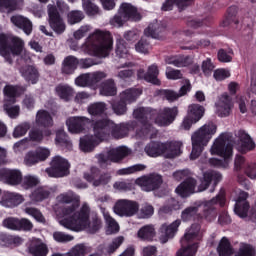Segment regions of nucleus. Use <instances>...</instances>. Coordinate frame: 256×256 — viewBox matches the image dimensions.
Listing matches in <instances>:
<instances>
[{
  "label": "nucleus",
  "instance_id": "nucleus-61",
  "mask_svg": "<svg viewBox=\"0 0 256 256\" xmlns=\"http://www.w3.org/2000/svg\"><path fill=\"white\" fill-rule=\"evenodd\" d=\"M158 95H160V97H163L170 103H173V101H177V99H179L180 96L177 92L169 89L159 90Z\"/></svg>",
  "mask_w": 256,
  "mask_h": 256
},
{
  "label": "nucleus",
  "instance_id": "nucleus-54",
  "mask_svg": "<svg viewBox=\"0 0 256 256\" xmlns=\"http://www.w3.org/2000/svg\"><path fill=\"white\" fill-rule=\"evenodd\" d=\"M112 110L115 113V115L118 116H123V115H127V103H125L124 101H122V99L120 98L117 101H114L112 103Z\"/></svg>",
  "mask_w": 256,
  "mask_h": 256
},
{
  "label": "nucleus",
  "instance_id": "nucleus-21",
  "mask_svg": "<svg viewBox=\"0 0 256 256\" xmlns=\"http://www.w3.org/2000/svg\"><path fill=\"white\" fill-rule=\"evenodd\" d=\"M138 125L139 123L135 120L120 124H115V122H113L110 135H112L114 139H123L129 135L130 131H135Z\"/></svg>",
  "mask_w": 256,
  "mask_h": 256
},
{
  "label": "nucleus",
  "instance_id": "nucleus-45",
  "mask_svg": "<svg viewBox=\"0 0 256 256\" xmlns=\"http://www.w3.org/2000/svg\"><path fill=\"white\" fill-rule=\"evenodd\" d=\"M217 253L219 256H231L234 253L233 246L229 241V238L223 237L217 247Z\"/></svg>",
  "mask_w": 256,
  "mask_h": 256
},
{
  "label": "nucleus",
  "instance_id": "nucleus-9",
  "mask_svg": "<svg viewBox=\"0 0 256 256\" xmlns=\"http://www.w3.org/2000/svg\"><path fill=\"white\" fill-rule=\"evenodd\" d=\"M125 21H141V14L130 3L121 4L118 14L110 20V25L113 27H123Z\"/></svg>",
  "mask_w": 256,
  "mask_h": 256
},
{
  "label": "nucleus",
  "instance_id": "nucleus-31",
  "mask_svg": "<svg viewBox=\"0 0 256 256\" xmlns=\"http://www.w3.org/2000/svg\"><path fill=\"white\" fill-rule=\"evenodd\" d=\"M165 63L174 67H189V65L193 64V58L189 55L167 56Z\"/></svg>",
  "mask_w": 256,
  "mask_h": 256
},
{
  "label": "nucleus",
  "instance_id": "nucleus-42",
  "mask_svg": "<svg viewBox=\"0 0 256 256\" xmlns=\"http://www.w3.org/2000/svg\"><path fill=\"white\" fill-rule=\"evenodd\" d=\"M155 234V227L153 225H145L138 230L137 237L140 241H153Z\"/></svg>",
  "mask_w": 256,
  "mask_h": 256
},
{
  "label": "nucleus",
  "instance_id": "nucleus-60",
  "mask_svg": "<svg viewBox=\"0 0 256 256\" xmlns=\"http://www.w3.org/2000/svg\"><path fill=\"white\" fill-rule=\"evenodd\" d=\"M31 129V124L25 122L15 127L13 131V137L19 139V137H24L27 135V131Z\"/></svg>",
  "mask_w": 256,
  "mask_h": 256
},
{
  "label": "nucleus",
  "instance_id": "nucleus-47",
  "mask_svg": "<svg viewBox=\"0 0 256 256\" xmlns=\"http://www.w3.org/2000/svg\"><path fill=\"white\" fill-rule=\"evenodd\" d=\"M87 111L92 117H101L107 111V104L105 102H94L88 106Z\"/></svg>",
  "mask_w": 256,
  "mask_h": 256
},
{
  "label": "nucleus",
  "instance_id": "nucleus-55",
  "mask_svg": "<svg viewBox=\"0 0 256 256\" xmlns=\"http://www.w3.org/2000/svg\"><path fill=\"white\" fill-rule=\"evenodd\" d=\"M147 169V166L143 164H135L133 166L122 168L117 171L118 175H133V173H137L139 171H145Z\"/></svg>",
  "mask_w": 256,
  "mask_h": 256
},
{
  "label": "nucleus",
  "instance_id": "nucleus-3",
  "mask_svg": "<svg viewBox=\"0 0 256 256\" xmlns=\"http://www.w3.org/2000/svg\"><path fill=\"white\" fill-rule=\"evenodd\" d=\"M217 204L220 205V207L225 205V194H218L210 201L205 202L203 204V214L199 213L200 206H189L185 208L181 213V219L184 223H189V221L201 223L203 219L211 223V221L217 219V209L215 208Z\"/></svg>",
  "mask_w": 256,
  "mask_h": 256
},
{
  "label": "nucleus",
  "instance_id": "nucleus-8",
  "mask_svg": "<svg viewBox=\"0 0 256 256\" xmlns=\"http://www.w3.org/2000/svg\"><path fill=\"white\" fill-rule=\"evenodd\" d=\"M69 9L70 7L67 3L60 0L56 2V5L49 4L47 6L49 26L57 35H63L65 29H67L65 21L63 20V17H61V13H67L69 12Z\"/></svg>",
  "mask_w": 256,
  "mask_h": 256
},
{
  "label": "nucleus",
  "instance_id": "nucleus-16",
  "mask_svg": "<svg viewBox=\"0 0 256 256\" xmlns=\"http://www.w3.org/2000/svg\"><path fill=\"white\" fill-rule=\"evenodd\" d=\"M107 73L97 71L94 73L81 74L75 79V85L77 87H95L97 83L106 79Z\"/></svg>",
  "mask_w": 256,
  "mask_h": 256
},
{
  "label": "nucleus",
  "instance_id": "nucleus-25",
  "mask_svg": "<svg viewBox=\"0 0 256 256\" xmlns=\"http://www.w3.org/2000/svg\"><path fill=\"white\" fill-rule=\"evenodd\" d=\"M181 225V220H175L171 224H162L159 231L161 233L160 235V241L161 243L165 244L169 239H173L175 235H177V232L179 231V227Z\"/></svg>",
  "mask_w": 256,
  "mask_h": 256
},
{
  "label": "nucleus",
  "instance_id": "nucleus-33",
  "mask_svg": "<svg viewBox=\"0 0 256 256\" xmlns=\"http://www.w3.org/2000/svg\"><path fill=\"white\" fill-rule=\"evenodd\" d=\"M11 23H13L15 27H18V29H22L25 35H31V33H33V23L23 16H12Z\"/></svg>",
  "mask_w": 256,
  "mask_h": 256
},
{
  "label": "nucleus",
  "instance_id": "nucleus-50",
  "mask_svg": "<svg viewBox=\"0 0 256 256\" xmlns=\"http://www.w3.org/2000/svg\"><path fill=\"white\" fill-rule=\"evenodd\" d=\"M66 19L68 25H77L85 19V13L81 10H71L67 13Z\"/></svg>",
  "mask_w": 256,
  "mask_h": 256
},
{
  "label": "nucleus",
  "instance_id": "nucleus-22",
  "mask_svg": "<svg viewBox=\"0 0 256 256\" xmlns=\"http://www.w3.org/2000/svg\"><path fill=\"white\" fill-rule=\"evenodd\" d=\"M84 179L88 183H93L94 187H99L101 185H107L111 181V175L108 173L101 174V170L97 167H92L90 173L84 174Z\"/></svg>",
  "mask_w": 256,
  "mask_h": 256
},
{
  "label": "nucleus",
  "instance_id": "nucleus-49",
  "mask_svg": "<svg viewBox=\"0 0 256 256\" xmlns=\"http://www.w3.org/2000/svg\"><path fill=\"white\" fill-rule=\"evenodd\" d=\"M49 195H51V191L45 187L36 188L30 195L32 201L39 203L41 201H45V199H49Z\"/></svg>",
  "mask_w": 256,
  "mask_h": 256
},
{
  "label": "nucleus",
  "instance_id": "nucleus-52",
  "mask_svg": "<svg viewBox=\"0 0 256 256\" xmlns=\"http://www.w3.org/2000/svg\"><path fill=\"white\" fill-rule=\"evenodd\" d=\"M13 104L14 103L11 102H5L3 108L10 119H17V117H19V113H21V108L19 105L13 106Z\"/></svg>",
  "mask_w": 256,
  "mask_h": 256
},
{
  "label": "nucleus",
  "instance_id": "nucleus-20",
  "mask_svg": "<svg viewBox=\"0 0 256 256\" xmlns=\"http://www.w3.org/2000/svg\"><path fill=\"white\" fill-rule=\"evenodd\" d=\"M0 181L6 185L16 187V185H21L23 181V173L17 169L1 168Z\"/></svg>",
  "mask_w": 256,
  "mask_h": 256
},
{
  "label": "nucleus",
  "instance_id": "nucleus-39",
  "mask_svg": "<svg viewBox=\"0 0 256 256\" xmlns=\"http://www.w3.org/2000/svg\"><path fill=\"white\" fill-rule=\"evenodd\" d=\"M23 201V196L11 192H7L2 198V204L5 205V207L10 208L17 207V205H21Z\"/></svg>",
  "mask_w": 256,
  "mask_h": 256
},
{
  "label": "nucleus",
  "instance_id": "nucleus-12",
  "mask_svg": "<svg viewBox=\"0 0 256 256\" xmlns=\"http://www.w3.org/2000/svg\"><path fill=\"white\" fill-rule=\"evenodd\" d=\"M69 169H71V164H69L67 159L61 156H55L50 163V167L46 169V173L49 177L59 179L61 177H67L70 173Z\"/></svg>",
  "mask_w": 256,
  "mask_h": 256
},
{
  "label": "nucleus",
  "instance_id": "nucleus-6",
  "mask_svg": "<svg viewBox=\"0 0 256 256\" xmlns=\"http://www.w3.org/2000/svg\"><path fill=\"white\" fill-rule=\"evenodd\" d=\"M25 49V41L19 36L0 33V56L6 63L13 65V59L19 57Z\"/></svg>",
  "mask_w": 256,
  "mask_h": 256
},
{
  "label": "nucleus",
  "instance_id": "nucleus-48",
  "mask_svg": "<svg viewBox=\"0 0 256 256\" xmlns=\"http://www.w3.org/2000/svg\"><path fill=\"white\" fill-rule=\"evenodd\" d=\"M239 8L237 6H230L227 9V14L225 19L222 22V27H229L231 23H234L235 25L239 24V20H237V11Z\"/></svg>",
  "mask_w": 256,
  "mask_h": 256
},
{
  "label": "nucleus",
  "instance_id": "nucleus-34",
  "mask_svg": "<svg viewBox=\"0 0 256 256\" xmlns=\"http://www.w3.org/2000/svg\"><path fill=\"white\" fill-rule=\"evenodd\" d=\"M166 147L165 157L166 159H175V157H179L183 152L181 151V147H183V143L179 141H167L164 142Z\"/></svg>",
  "mask_w": 256,
  "mask_h": 256
},
{
  "label": "nucleus",
  "instance_id": "nucleus-26",
  "mask_svg": "<svg viewBox=\"0 0 256 256\" xmlns=\"http://www.w3.org/2000/svg\"><path fill=\"white\" fill-rule=\"evenodd\" d=\"M216 107L219 117H229L231 109H233V98L227 92H224L216 103Z\"/></svg>",
  "mask_w": 256,
  "mask_h": 256
},
{
  "label": "nucleus",
  "instance_id": "nucleus-35",
  "mask_svg": "<svg viewBox=\"0 0 256 256\" xmlns=\"http://www.w3.org/2000/svg\"><path fill=\"white\" fill-rule=\"evenodd\" d=\"M77 67H79V59L73 55H69L64 58L61 71L64 75H73Z\"/></svg>",
  "mask_w": 256,
  "mask_h": 256
},
{
  "label": "nucleus",
  "instance_id": "nucleus-24",
  "mask_svg": "<svg viewBox=\"0 0 256 256\" xmlns=\"http://www.w3.org/2000/svg\"><path fill=\"white\" fill-rule=\"evenodd\" d=\"M138 79H144L147 83H152V85H161L159 80V67L156 64H152L148 67L147 72L144 69H139L137 72Z\"/></svg>",
  "mask_w": 256,
  "mask_h": 256
},
{
  "label": "nucleus",
  "instance_id": "nucleus-41",
  "mask_svg": "<svg viewBox=\"0 0 256 256\" xmlns=\"http://www.w3.org/2000/svg\"><path fill=\"white\" fill-rule=\"evenodd\" d=\"M28 253L32 256H47L49 248L45 243L32 242L28 247Z\"/></svg>",
  "mask_w": 256,
  "mask_h": 256
},
{
  "label": "nucleus",
  "instance_id": "nucleus-29",
  "mask_svg": "<svg viewBox=\"0 0 256 256\" xmlns=\"http://www.w3.org/2000/svg\"><path fill=\"white\" fill-rule=\"evenodd\" d=\"M144 151L148 157H161V155H165L167 147L165 146V142L151 141L145 146Z\"/></svg>",
  "mask_w": 256,
  "mask_h": 256
},
{
  "label": "nucleus",
  "instance_id": "nucleus-19",
  "mask_svg": "<svg viewBox=\"0 0 256 256\" xmlns=\"http://www.w3.org/2000/svg\"><path fill=\"white\" fill-rule=\"evenodd\" d=\"M3 226L11 231H32L33 222L27 218H13L9 217L3 220Z\"/></svg>",
  "mask_w": 256,
  "mask_h": 256
},
{
  "label": "nucleus",
  "instance_id": "nucleus-62",
  "mask_svg": "<svg viewBox=\"0 0 256 256\" xmlns=\"http://www.w3.org/2000/svg\"><path fill=\"white\" fill-rule=\"evenodd\" d=\"M15 243H17V238L11 236L10 234L0 232L1 247H10V245H15Z\"/></svg>",
  "mask_w": 256,
  "mask_h": 256
},
{
  "label": "nucleus",
  "instance_id": "nucleus-18",
  "mask_svg": "<svg viewBox=\"0 0 256 256\" xmlns=\"http://www.w3.org/2000/svg\"><path fill=\"white\" fill-rule=\"evenodd\" d=\"M178 115L179 108H177V106H174L172 108L164 107L163 109H160L157 113L155 123L163 127H167L168 125H171V123H173L175 119H177Z\"/></svg>",
  "mask_w": 256,
  "mask_h": 256
},
{
  "label": "nucleus",
  "instance_id": "nucleus-14",
  "mask_svg": "<svg viewBox=\"0 0 256 256\" xmlns=\"http://www.w3.org/2000/svg\"><path fill=\"white\" fill-rule=\"evenodd\" d=\"M136 185L142 188V191H157L163 185V176L152 173L136 179Z\"/></svg>",
  "mask_w": 256,
  "mask_h": 256
},
{
  "label": "nucleus",
  "instance_id": "nucleus-10",
  "mask_svg": "<svg viewBox=\"0 0 256 256\" xmlns=\"http://www.w3.org/2000/svg\"><path fill=\"white\" fill-rule=\"evenodd\" d=\"M153 115H155V111L151 110L150 108L140 107L133 111L134 119H136L142 125L141 129L136 131V135L141 137V139L149 137L151 129H153V125L149 123V119H155Z\"/></svg>",
  "mask_w": 256,
  "mask_h": 256
},
{
  "label": "nucleus",
  "instance_id": "nucleus-23",
  "mask_svg": "<svg viewBox=\"0 0 256 256\" xmlns=\"http://www.w3.org/2000/svg\"><path fill=\"white\" fill-rule=\"evenodd\" d=\"M249 197V193L241 192L236 199V203L234 206V213L240 217V219H245L247 215H249V209H251V205L249 201H247Z\"/></svg>",
  "mask_w": 256,
  "mask_h": 256
},
{
  "label": "nucleus",
  "instance_id": "nucleus-7",
  "mask_svg": "<svg viewBox=\"0 0 256 256\" xmlns=\"http://www.w3.org/2000/svg\"><path fill=\"white\" fill-rule=\"evenodd\" d=\"M211 155H218L219 158H210L209 165L217 169H225L227 167V159L233 157V144L227 143L225 134H221L215 141L210 150Z\"/></svg>",
  "mask_w": 256,
  "mask_h": 256
},
{
  "label": "nucleus",
  "instance_id": "nucleus-1",
  "mask_svg": "<svg viewBox=\"0 0 256 256\" xmlns=\"http://www.w3.org/2000/svg\"><path fill=\"white\" fill-rule=\"evenodd\" d=\"M199 185L197 186V179L188 177L183 180L175 189V193L182 199H187L194 193H203L207 191L212 185L211 193L215 191V188L221 181H223V174L215 170H207L202 173V176L198 177ZM197 189V190H195Z\"/></svg>",
  "mask_w": 256,
  "mask_h": 256
},
{
  "label": "nucleus",
  "instance_id": "nucleus-30",
  "mask_svg": "<svg viewBox=\"0 0 256 256\" xmlns=\"http://www.w3.org/2000/svg\"><path fill=\"white\" fill-rule=\"evenodd\" d=\"M20 73L25 81H27V83L36 85V83L39 82V70L33 65H26L21 67Z\"/></svg>",
  "mask_w": 256,
  "mask_h": 256
},
{
  "label": "nucleus",
  "instance_id": "nucleus-37",
  "mask_svg": "<svg viewBox=\"0 0 256 256\" xmlns=\"http://www.w3.org/2000/svg\"><path fill=\"white\" fill-rule=\"evenodd\" d=\"M99 143H101V141L95 136H84L83 138H80L79 146L84 153H91Z\"/></svg>",
  "mask_w": 256,
  "mask_h": 256
},
{
  "label": "nucleus",
  "instance_id": "nucleus-2",
  "mask_svg": "<svg viewBox=\"0 0 256 256\" xmlns=\"http://www.w3.org/2000/svg\"><path fill=\"white\" fill-rule=\"evenodd\" d=\"M90 213L91 209L88 205L83 204L80 211L75 212L68 218L62 219L60 224L70 231L79 232L88 229L89 233L94 235V233H97L103 227V221L97 215L92 216L91 220H89Z\"/></svg>",
  "mask_w": 256,
  "mask_h": 256
},
{
  "label": "nucleus",
  "instance_id": "nucleus-27",
  "mask_svg": "<svg viewBox=\"0 0 256 256\" xmlns=\"http://www.w3.org/2000/svg\"><path fill=\"white\" fill-rule=\"evenodd\" d=\"M27 91V86L21 85H6L3 89V93L6 97L5 102L16 103L17 97H21Z\"/></svg>",
  "mask_w": 256,
  "mask_h": 256
},
{
  "label": "nucleus",
  "instance_id": "nucleus-64",
  "mask_svg": "<svg viewBox=\"0 0 256 256\" xmlns=\"http://www.w3.org/2000/svg\"><path fill=\"white\" fill-rule=\"evenodd\" d=\"M129 50H127V42L125 40L120 39L116 42V55L117 57L123 58L127 55Z\"/></svg>",
  "mask_w": 256,
  "mask_h": 256
},
{
  "label": "nucleus",
  "instance_id": "nucleus-59",
  "mask_svg": "<svg viewBox=\"0 0 256 256\" xmlns=\"http://www.w3.org/2000/svg\"><path fill=\"white\" fill-rule=\"evenodd\" d=\"M39 185V178L31 175L22 177V187L23 189H33Z\"/></svg>",
  "mask_w": 256,
  "mask_h": 256
},
{
  "label": "nucleus",
  "instance_id": "nucleus-36",
  "mask_svg": "<svg viewBox=\"0 0 256 256\" xmlns=\"http://www.w3.org/2000/svg\"><path fill=\"white\" fill-rule=\"evenodd\" d=\"M36 125L44 129H49L53 125V116L47 110H38L36 114Z\"/></svg>",
  "mask_w": 256,
  "mask_h": 256
},
{
  "label": "nucleus",
  "instance_id": "nucleus-5",
  "mask_svg": "<svg viewBox=\"0 0 256 256\" xmlns=\"http://www.w3.org/2000/svg\"><path fill=\"white\" fill-rule=\"evenodd\" d=\"M215 133H217V125L212 122L203 125L199 130L193 133L191 136L192 152L190 154L192 161L201 157L203 150L207 147Z\"/></svg>",
  "mask_w": 256,
  "mask_h": 256
},
{
  "label": "nucleus",
  "instance_id": "nucleus-28",
  "mask_svg": "<svg viewBox=\"0 0 256 256\" xmlns=\"http://www.w3.org/2000/svg\"><path fill=\"white\" fill-rule=\"evenodd\" d=\"M238 139L240 141L239 151L243 155L249 153V151H255L256 144L251 138V135L245 132V130L238 131Z\"/></svg>",
  "mask_w": 256,
  "mask_h": 256
},
{
  "label": "nucleus",
  "instance_id": "nucleus-13",
  "mask_svg": "<svg viewBox=\"0 0 256 256\" xmlns=\"http://www.w3.org/2000/svg\"><path fill=\"white\" fill-rule=\"evenodd\" d=\"M90 126L94 137L98 141H105L109 135H111V129H113V121L109 118H100L97 120H91Z\"/></svg>",
  "mask_w": 256,
  "mask_h": 256
},
{
  "label": "nucleus",
  "instance_id": "nucleus-56",
  "mask_svg": "<svg viewBox=\"0 0 256 256\" xmlns=\"http://www.w3.org/2000/svg\"><path fill=\"white\" fill-rule=\"evenodd\" d=\"M104 219L106 221V225H108V233H119V224L113 217H111L109 212H104Z\"/></svg>",
  "mask_w": 256,
  "mask_h": 256
},
{
  "label": "nucleus",
  "instance_id": "nucleus-53",
  "mask_svg": "<svg viewBox=\"0 0 256 256\" xmlns=\"http://www.w3.org/2000/svg\"><path fill=\"white\" fill-rule=\"evenodd\" d=\"M56 93L60 99H64V101H70L71 97H73V90L69 86L59 85L56 87Z\"/></svg>",
  "mask_w": 256,
  "mask_h": 256
},
{
  "label": "nucleus",
  "instance_id": "nucleus-51",
  "mask_svg": "<svg viewBox=\"0 0 256 256\" xmlns=\"http://www.w3.org/2000/svg\"><path fill=\"white\" fill-rule=\"evenodd\" d=\"M85 253H87L85 244H77L72 249H70L68 253H54L52 256H85Z\"/></svg>",
  "mask_w": 256,
  "mask_h": 256
},
{
  "label": "nucleus",
  "instance_id": "nucleus-4",
  "mask_svg": "<svg viewBox=\"0 0 256 256\" xmlns=\"http://www.w3.org/2000/svg\"><path fill=\"white\" fill-rule=\"evenodd\" d=\"M113 49L111 32L96 30L90 34L86 42V51L92 57H107Z\"/></svg>",
  "mask_w": 256,
  "mask_h": 256
},
{
  "label": "nucleus",
  "instance_id": "nucleus-11",
  "mask_svg": "<svg viewBox=\"0 0 256 256\" xmlns=\"http://www.w3.org/2000/svg\"><path fill=\"white\" fill-rule=\"evenodd\" d=\"M199 237V232L190 230L186 232L183 238L180 240L181 248L176 252V256H195L199 249V242L197 238Z\"/></svg>",
  "mask_w": 256,
  "mask_h": 256
},
{
  "label": "nucleus",
  "instance_id": "nucleus-32",
  "mask_svg": "<svg viewBox=\"0 0 256 256\" xmlns=\"http://www.w3.org/2000/svg\"><path fill=\"white\" fill-rule=\"evenodd\" d=\"M167 31V27L161 23L153 22L148 25L144 30L146 37H151L152 39H159L163 37V33Z\"/></svg>",
  "mask_w": 256,
  "mask_h": 256
},
{
  "label": "nucleus",
  "instance_id": "nucleus-58",
  "mask_svg": "<svg viewBox=\"0 0 256 256\" xmlns=\"http://www.w3.org/2000/svg\"><path fill=\"white\" fill-rule=\"evenodd\" d=\"M233 50H225L223 48L218 50L217 57L220 63H231L233 61Z\"/></svg>",
  "mask_w": 256,
  "mask_h": 256
},
{
  "label": "nucleus",
  "instance_id": "nucleus-46",
  "mask_svg": "<svg viewBox=\"0 0 256 256\" xmlns=\"http://www.w3.org/2000/svg\"><path fill=\"white\" fill-rule=\"evenodd\" d=\"M55 141L56 145L67 149V151H71L73 149V143L69 140V136L62 130L57 131Z\"/></svg>",
  "mask_w": 256,
  "mask_h": 256
},
{
  "label": "nucleus",
  "instance_id": "nucleus-38",
  "mask_svg": "<svg viewBox=\"0 0 256 256\" xmlns=\"http://www.w3.org/2000/svg\"><path fill=\"white\" fill-rule=\"evenodd\" d=\"M100 95L103 97H115L117 95V86L115 80L107 79L100 85Z\"/></svg>",
  "mask_w": 256,
  "mask_h": 256
},
{
  "label": "nucleus",
  "instance_id": "nucleus-40",
  "mask_svg": "<svg viewBox=\"0 0 256 256\" xmlns=\"http://www.w3.org/2000/svg\"><path fill=\"white\" fill-rule=\"evenodd\" d=\"M129 155V150L126 147H118L108 151V159L113 161V163H119L123 161L125 157Z\"/></svg>",
  "mask_w": 256,
  "mask_h": 256
},
{
  "label": "nucleus",
  "instance_id": "nucleus-17",
  "mask_svg": "<svg viewBox=\"0 0 256 256\" xmlns=\"http://www.w3.org/2000/svg\"><path fill=\"white\" fill-rule=\"evenodd\" d=\"M87 125H91V119L85 116H73L66 120L68 131L73 135H79L83 133Z\"/></svg>",
  "mask_w": 256,
  "mask_h": 256
},
{
  "label": "nucleus",
  "instance_id": "nucleus-44",
  "mask_svg": "<svg viewBox=\"0 0 256 256\" xmlns=\"http://www.w3.org/2000/svg\"><path fill=\"white\" fill-rule=\"evenodd\" d=\"M205 115V107L199 104H191L188 107V117L194 120V123L201 121L203 116Z\"/></svg>",
  "mask_w": 256,
  "mask_h": 256
},
{
  "label": "nucleus",
  "instance_id": "nucleus-57",
  "mask_svg": "<svg viewBox=\"0 0 256 256\" xmlns=\"http://www.w3.org/2000/svg\"><path fill=\"white\" fill-rule=\"evenodd\" d=\"M24 211L27 215L33 217V219H35V221H37L38 223H46L45 216H43L41 210L34 207H26Z\"/></svg>",
  "mask_w": 256,
  "mask_h": 256
},
{
  "label": "nucleus",
  "instance_id": "nucleus-43",
  "mask_svg": "<svg viewBox=\"0 0 256 256\" xmlns=\"http://www.w3.org/2000/svg\"><path fill=\"white\" fill-rule=\"evenodd\" d=\"M139 95H141V90L130 88L120 94V99L126 103V105H130V103H135V101H137Z\"/></svg>",
  "mask_w": 256,
  "mask_h": 256
},
{
  "label": "nucleus",
  "instance_id": "nucleus-63",
  "mask_svg": "<svg viewBox=\"0 0 256 256\" xmlns=\"http://www.w3.org/2000/svg\"><path fill=\"white\" fill-rule=\"evenodd\" d=\"M234 256H256V250L251 244H245Z\"/></svg>",
  "mask_w": 256,
  "mask_h": 256
},
{
  "label": "nucleus",
  "instance_id": "nucleus-15",
  "mask_svg": "<svg viewBox=\"0 0 256 256\" xmlns=\"http://www.w3.org/2000/svg\"><path fill=\"white\" fill-rule=\"evenodd\" d=\"M113 209L119 217H133L139 212V203L133 200H118Z\"/></svg>",
  "mask_w": 256,
  "mask_h": 256
}]
</instances>
